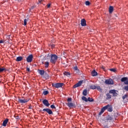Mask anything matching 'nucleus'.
I'll return each instance as SVG.
<instances>
[{"label": "nucleus", "mask_w": 128, "mask_h": 128, "mask_svg": "<svg viewBox=\"0 0 128 128\" xmlns=\"http://www.w3.org/2000/svg\"><path fill=\"white\" fill-rule=\"evenodd\" d=\"M58 60V56L56 54L50 55V62L52 64H56Z\"/></svg>", "instance_id": "1"}, {"label": "nucleus", "mask_w": 128, "mask_h": 128, "mask_svg": "<svg viewBox=\"0 0 128 128\" xmlns=\"http://www.w3.org/2000/svg\"><path fill=\"white\" fill-rule=\"evenodd\" d=\"M64 86V83H56V84H52V86L53 88H62Z\"/></svg>", "instance_id": "2"}, {"label": "nucleus", "mask_w": 128, "mask_h": 128, "mask_svg": "<svg viewBox=\"0 0 128 128\" xmlns=\"http://www.w3.org/2000/svg\"><path fill=\"white\" fill-rule=\"evenodd\" d=\"M109 92L110 94L113 96H118V91L116 90H110Z\"/></svg>", "instance_id": "3"}, {"label": "nucleus", "mask_w": 128, "mask_h": 128, "mask_svg": "<svg viewBox=\"0 0 128 128\" xmlns=\"http://www.w3.org/2000/svg\"><path fill=\"white\" fill-rule=\"evenodd\" d=\"M82 100H84V102H94V99L90 97L88 98H86V96H82Z\"/></svg>", "instance_id": "4"}, {"label": "nucleus", "mask_w": 128, "mask_h": 128, "mask_svg": "<svg viewBox=\"0 0 128 128\" xmlns=\"http://www.w3.org/2000/svg\"><path fill=\"white\" fill-rule=\"evenodd\" d=\"M106 84H114V80L112 79H108L105 80Z\"/></svg>", "instance_id": "5"}, {"label": "nucleus", "mask_w": 128, "mask_h": 128, "mask_svg": "<svg viewBox=\"0 0 128 128\" xmlns=\"http://www.w3.org/2000/svg\"><path fill=\"white\" fill-rule=\"evenodd\" d=\"M121 82H124L125 84H128V78L126 77H124L121 78Z\"/></svg>", "instance_id": "6"}, {"label": "nucleus", "mask_w": 128, "mask_h": 128, "mask_svg": "<svg viewBox=\"0 0 128 128\" xmlns=\"http://www.w3.org/2000/svg\"><path fill=\"white\" fill-rule=\"evenodd\" d=\"M33 58L34 56H32V54L28 56L26 58L27 62H32Z\"/></svg>", "instance_id": "7"}, {"label": "nucleus", "mask_w": 128, "mask_h": 128, "mask_svg": "<svg viewBox=\"0 0 128 128\" xmlns=\"http://www.w3.org/2000/svg\"><path fill=\"white\" fill-rule=\"evenodd\" d=\"M43 112H46L48 114H52V111L50 108H44L42 110Z\"/></svg>", "instance_id": "8"}, {"label": "nucleus", "mask_w": 128, "mask_h": 128, "mask_svg": "<svg viewBox=\"0 0 128 128\" xmlns=\"http://www.w3.org/2000/svg\"><path fill=\"white\" fill-rule=\"evenodd\" d=\"M82 84V81H80L78 83L76 84L74 86L73 88H78V86H80Z\"/></svg>", "instance_id": "9"}, {"label": "nucleus", "mask_w": 128, "mask_h": 128, "mask_svg": "<svg viewBox=\"0 0 128 128\" xmlns=\"http://www.w3.org/2000/svg\"><path fill=\"white\" fill-rule=\"evenodd\" d=\"M81 26H86V19L84 18L81 20Z\"/></svg>", "instance_id": "10"}, {"label": "nucleus", "mask_w": 128, "mask_h": 128, "mask_svg": "<svg viewBox=\"0 0 128 128\" xmlns=\"http://www.w3.org/2000/svg\"><path fill=\"white\" fill-rule=\"evenodd\" d=\"M42 103L46 106H50V103H48V100H44L42 101Z\"/></svg>", "instance_id": "11"}, {"label": "nucleus", "mask_w": 128, "mask_h": 128, "mask_svg": "<svg viewBox=\"0 0 128 128\" xmlns=\"http://www.w3.org/2000/svg\"><path fill=\"white\" fill-rule=\"evenodd\" d=\"M30 100L28 99H24V100H22V99H19L18 102H21V104H26V102H28Z\"/></svg>", "instance_id": "12"}, {"label": "nucleus", "mask_w": 128, "mask_h": 128, "mask_svg": "<svg viewBox=\"0 0 128 128\" xmlns=\"http://www.w3.org/2000/svg\"><path fill=\"white\" fill-rule=\"evenodd\" d=\"M8 122V119H6L3 122L2 126H6V124Z\"/></svg>", "instance_id": "13"}, {"label": "nucleus", "mask_w": 128, "mask_h": 128, "mask_svg": "<svg viewBox=\"0 0 128 128\" xmlns=\"http://www.w3.org/2000/svg\"><path fill=\"white\" fill-rule=\"evenodd\" d=\"M92 76H98V72L96 71V70H93L92 72Z\"/></svg>", "instance_id": "14"}, {"label": "nucleus", "mask_w": 128, "mask_h": 128, "mask_svg": "<svg viewBox=\"0 0 128 128\" xmlns=\"http://www.w3.org/2000/svg\"><path fill=\"white\" fill-rule=\"evenodd\" d=\"M67 106H68V108H72V106H74V104L72 102H68L67 104Z\"/></svg>", "instance_id": "15"}, {"label": "nucleus", "mask_w": 128, "mask_h": 128, "mask_svg": "<svg viewBox=\"0 0 128 128\" xmlns=\"http://www.w3.org/2000/svg\"><path fill=\"white\" fill-rule=\"evenodd\" d=\"M113 12H114V7L112 6H110V8H109L110 14H112Z\"/></svg>", "instance_id": "16"}, {"label": "nucleus", "mask_w": 128, "mask_h": 128, "mask_svg": "<svg viewBox=\"0 0 128 128\" xmlns=\"http://www.w3.org/2000/svg\"><path fill=\"white\" fill-rule=\"evenodd\" d=\"M90 88H91V90H96V86L95 85H94V84L90 85Z\"/></svg>", "instance_id": "17"}, {"label": "nucleus", "mask_w": 128, "mask_h": 128, "mask_svg": "<svg viewBox=\"0 0 128 128\" xmlns=\"http://www.w3.org/2000/svg\"><path fill=\"white\" fill-rule=\"evenodd\" d=\"M38 72L40 76H44V70H38Z\"/></svg>", "instance_id": "18"}, {"label": "nucleus", "mask_w": 128, "mask_h": 128, "mask_svg": "<svg viewBox=\"0 0 128 128\" xmlns=\"http://www.w3.org/2000/svg\"><path fill=\"white\" fill-rule=\"evenodd\" d=\"M21 60H22V56L17 57L16 59V62H21Z\"/></svg>", "instance_id": "19"}, {"label": "nucleus", "mask_w": 128, "mask_h": 128, "mask_svg": "<svg viewBox=\"0 0 128 128\" xmlns=\"http://www.w3.org/2000/svg\"><path fill=\"white\" fill-rule=\"evenodd\" d=\"M96 88L98 92H102V89L100 88V86H96Z\"/></svg>", "instance_id": "20"}, {"label": "nucleus", "mask_w": 128, "mask_h": 128, "mask_svg": "<svg viewBox=\"0 0 128 128\" xmlns=\"http://www.w3.org/2000/svg\"><path fill=\"white\" fill-rule=\"evenodd\" d=\"M44 64L46 68H48V66H50V62H44Z\"/></svg>", "instance_id": "21"}, {"label": "nucleus", "mask_w": 128, "mask_h": 128, "mask_svg": "<svg viewBox=\"0 0 128 128\" xmlns=\"http://www.w3.org/2000/svg\"><path fill=\"white\" fill-rule=\"evenodd\" d=\"M108 106H110V105H106V106L103 107L102 108V109L103 110L104 112V110H108Z\"/></svg>", "instance_id": "22"}, {"label": "nucleus", "mask_w": 128, "mask_h": 128, "mask_svg": "<svg viewBox=\"0 0 128 128\" xmlns=\"http://www.w3.org/2000/svg\"><path fill=\"white\" fill-rule=\"evenodd\" d=\"M108 112H112V107L109 105V106L108 108Z\"/></svg>", "instance_id": "23"}, {"label": "nucleus", "mask_w": 128, "mask_h": 128, "mask_svg": "<svg viewBox=\"0 0 128 128\" xmlns=\"http://www.w3.org/2000/svg\"><path fill=\"white\" fill-rule=\"evenodd\" d=\"M82 94H83V95H84L86 96V94H88V90H84L83 91Z\"/></svg>", "instance_id": "24"}, {"label": "nucleus", "mask_w": 128, "mask_h": 128, "mask_svg": "<svg viewBox=\"0 0 128 128\" xmlns=\"http://www.w3.org/2000/svg\"><path fill=\"white\" fill-rule=\"evenodd\" d=\"M6 70V68H0V72H4Z\"/></svg>", "instance_id": "25"}, {"label": "nucleus", "mask_w": 128, "mask_h": 128, "mask_svg": "<svg viewBox=\"0 0 128 128\" xmlns=\"http://www.w3.org/2000/svg\"><path fill=\"white\" fill-rule=\"evenodd\" d=\"M64 76H68L70 75V74L68 72H64Z\"/></svg>", "instance_id": "26"}, {"label": "nucleus", "mask_w": 128, "mask_h": 128, "mask_svg": "<svg viewBox=\"0 0 128 128\" xmlns=\"http://www.w3.org/2000/svg\"><path fill=\"white\" fill-rule=\"evenodd\" d=\"M104 111L102 108L100 112H99L98 115L102 116V114H104Z\"/></svg>", "instance_id": "27"}, {"label": "nucleus", "mask_w": 128, "mask_h": 128, "mask_svg": "<svg viewBox=\"0 0 128 128\" xmlns=\"http://www.w3.org/2000/svg\"><path fill=\"white\" fill-rule=\"evenodd\" d=\"M48 94V90L44 91L43 92L44 96H46V94Z\"/></svg>", "instance_id": "28"}, {"label": "nucleus", "mask_w": 128, "mask_h": 128, "mask_svg": "<svg viewBox=\"0 0 128 128\" xmlns=\"http://www.w3.org/2000/svg\"><path fill=\"white\" fill-rule=\"evenodd\" d=\"M112 120V117H111L110 116H108L107 118V120Z\"/></svg>", "instance_id": "29"}, {"label": "nucleus", "mask_w": 128, "mask_h": 128, "mask_svg": "<svg viewBox=\"0 0 128 128\" xmlns=\"http://www.w3.org/2000/svg\"><path fill=\"white\" fill-rule=\"evenodd\" d=\"M72 98H68L67 101L70 102H72Z\"/></svg>", "instance_id": "30"}, {"label": "nucleus", "mask_w": 128, "mask_h": 128, "mask_svg": "<svg viewBox=\"0 0 128 128\" xmlns=\"http://www.w3.org/2000/svg\"><path fill=\"white\" fill-rule=\"evenodd\" d=\"M86 6H90V2L89 1H86Z\"/></svg>", "instance_id": "31"}, {"label": "nucleus", "mask_w": 128, "mask_h": 128, "mask_svg": "<svg viewBox=\"0 0 128 128\" xmlns=\"http://www.w3.org/2000/svg\"><path fill=\"white\" fill-rule=\"evenodd\" d=\"M74 70H78V72H80V70H78V68L77 66H76L74 68Z\"/></svg>", "instance_id": "32"}, {"label": "nucleus", "mask_w": 128, "mask_h": 128, "mask_svg": "<svg viewBox=\"0 0 128 128\" xmlns=\"http://www.w3.org/2000/svg\"><path fill=\"white\" fill-rule=\"evenodd\" d=\"M27 22H28V20H26V19L25 18V19L24 20V26H26V24Z\"/></svg>", "instance_id": "33"}, {"label": "nucleus", "mask_w": 128, "mask_h": 128, "mask_svg": "<svg viewBox=\"0 0 128 128\" xmlns=\"http://www.w3.org/2000/svg\"><path fill=\"white\" fill-rule=\"evenodd\" d=\"M124 90H127L128 92V86H125L124 87Z\"/></svg>", "instance_id": "34"}, {"label": "nucleus", "mask_w": 128, "mask_h": 128, "mask_svg": "<svg viewBox=\"0 0 128 128\" xmlns=\"http://www.w3.org/2000/svg\"><path fill=\"white\" fill-rule=\"evenodd\" d=\"M14 116H15L16 120H18V119H20V116H18V115H15Z\"/></svg>", "instance_id": "35"}, {"label": "nucleus", "mask_w": 128, "mask_h": 128, "mask_svg": "<svg viewBox=\"0 0 128 128\" xmlns=\"http://www.w3.org/2000/svg\"><path fill=\"white\" fill-rule=\"evenodd\" d=\"M51 108H56V106H54V105L52 104L50 106Z\"/></svg>", "instance_id": "36"}, {"label": "nucleus", "mask_w": 128, "mask_h": 128, "mask_svg": "<svg viewBox=\"0 0 128 128\" xmlns=\"http://www.w3.org/2000/svg\"><path fill=\"white\" fill-rule=\"evenodd\" d=\"M110 98H112L111 96H108L106 98V100H110Z\"/></svg>", "instance_id": "37"}, {"label": "nucleus", "mask_w": 128, "mask_h": 128, "mask_svg": "<svg viewBox=\"0 0 128 128\" xmlns=\"http://www.w3.org/2000/svg\"><path fill=\"white\" fill-rule=\"evenodd\" d=\"M110 70H111V72H116V69H114V68H112V69H110Z\"/></svg>", "instance_id": "38"}, {"label": "nucleus", "mask_w": 128, "mask_h": 128, "mask_svg": "<svg viewBox=\"0 0 128 128\" xmlns=\"http://www.w3.org/2000/svg\"><path fill=\"white\" fill-rule=\"evenodd\" d=\"M47 8H50V4H47Z\"/></svg>", "instance_id": "39"}, {"label": "nucleus", "mask_w": 128, "mask_h": 128, "mask_svg": "<svg viewBox=\"0 0 128 128\" xmlns=\"http://www.w3.org/2000/svg\"><path fill=\"white\" fill-rule=\"evenodd\" d=\"M125 98H126L128 100V96H123L122 97V100H124Z\"/></svg>", "instance_id": "40"}, {"label": "nucleus", "mask_w": 128, "mask_h": 128, "mask_svg": "<svg viewBox=\"0 0 128 128\" xmlns=\"http://www.w3.org/2000/svg\"><path fill=\"white\" fill-rule=\"evenodd\" d=\"M26 70H27V72H30V68H26Z\"/></svg>", "instance_id": "41"}, {"label": "nucleus", "mask_w": 128, "mask_h": 128, "mask_svg": "<svg viewBox=\"0 0 128 128\" xmlns=\"http://www.w3.org/2000/svg\"><path fill=\"white\" fill-rule=\"evenodd\" d=\"M4 42L2 40H0V44H4Z\"/></svg>", "instance_id": "42"}, {"label": "nucleus", "mask_w": 128, "mask_h": 128, "mask_svg": "<svg viewBox=\"0 0 128 128\" xmlns=\"http://www.w3.org/2000/svg\"><path fill=\"white\" fill-rule=\"evenodd\" d=\"M52 48H54V44H52Z\"/></svg>", "instance_id": "43"}, {"label": "nucleus", "mask_w": 128, "mask_h": 128, "mask_svg": "<svg viewBox=\"0 0 128 128\" xmlns=\"http://www.w3.org/2000/svg\"><path fill=\"white\" fill-rule=\"evenodd\" d=\"M42 0H39V2H42Z\"/></svg>", "instance_id": "44"}, {"label": "nucleus", "mask_w": 128, "mask_h": 128, "mask_svg": "<svg viewBox=\"0 0 128 128\" xmlns=\"http://www.w3.org/2000/svg\"><path fill=\"white\" fill-rule=\"evenodd\" d=\"M30 108H30H32L30 107V108Z\"/></svg>", "instance_id": "45"}, {"label": "nucleus", "mask_w": 128, "mask_h": 128, "mask_svg": "<svg viewBox=\"0 0 128 128\" xmlns=\"http://www.w3.org/2000/svg\"><path fill=\"white\" fill-rule=\"evenodd\" d=\"M125 96H126V95H125Z\"/></svg>", "instance_id": "46"}]
</instances>
